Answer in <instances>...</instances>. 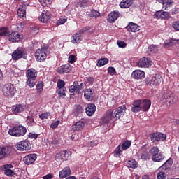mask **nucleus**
I'll return each instance as SVG.
<instances>
[{
  "label": "nucleus",
  "mask_w": 179,
  "mask_h": 179,
  "mask_svg": "<svg viewBox=\"0 0 179 179\" xmlns=\"http://www.w3.org/2000/svg\"><path fill=\"white\" fill-rule=\"evenodd\" d=\"M96 107L94 103H88L85 108V113L87 116L92 117L94 113H96Z\"/></svg>",
  "instance_id": "nucleus-15"
},
{
  "label": "nucleus",
  "mask_w": 179,
  "mask_h": 179,
  "mask_svg": "<svg viewBox=\"0 0 179 179\" xmlns=\"http://www.w3.org/2000/svg\"><path fill=\"white\" fill-rule=\"evenodd\" d=\"M128 168L136 169L138 167V164L134 159H131L126 162Z\"/></svg>",
  "instance_id": "nucleus-36"
},
{
  "label": "nucleus",
  "mask_w": 179,
  "mask_h": 179,
  "mask_svg": "<svg viewBox=\"0 0 179 179\" xmlns=\"http://www.w3.org/2000/svg\"><path fill=\"white\" fill-rule=\"evenodd\" d=\"M50 19V13L49 11L43 10L41 13L40 17H38V20L42 23H48Z\"/></svg>",
  "instance_id": "nucleus-13"
},
{
  "label": "nucleus",
  "mask_w": 179,
  "mask_h": 179,
  "mask_svg": "<svg viewBox=\"0 0 179 179\" xmlns=\"http://www.w3.org/2000/svg\"><path fill=\"white\" fill-rule=\"evenodd\" d=\"M24 56V49L20 47L16 49L14 52L12 53V59L14 61H18L23 58Z\"/></svg>",
  "instance_id": "nucleus-11"
},
{
  "label": "nucleus",
  "mask_w": 179,
  "mask_h": 179,
  "mask_svg": "<svg viewBox=\"0 0 179 179\" xmlns=\"http://www.w3.org/2000/svg\"><path fill=\"white\" fill-rule=\"evenodd\" d=\"M83 106L80 105H77L76 109V115H79L80 114H83Z\"/></svg>",
  "instance_id": "nucleus-48"
},
{
  "label": "nucleus",
  "mask_w": 179,
  "mask_h": 179,
  "mask_svg": "<svg viewBox=\"0 0 179 179\" xmlns=\"http://www.w3.org/2000/svg\"><path fill=\"white\" fill-rule=\"evenodd\" d=\"M166 139V136L162 133H152L150 134V140L155 141H164Z\"/></svg>",
  "instance_id": "nucleus-10"
},
{
  "label": "nucleus",
  "mask_w": 179,
  "mask_h": 179,
  "mask_svg": "<svg viewBox=\"0 0 179 179\" xmlns=\"http://www.w3.org/2000/svg\"><path fill=\"white\" fill-rule=\"evenodd\" d=\"M131 77L136 80H143L145 77V73L138 69L132 72Z\"/></svg>",
  "instance_id": "nucleus-16"
},
{
  "label": "nucleus",
  "mask_w": 179,
  "mask_h": 179,
  "mask_svg": "<svg viewBox=\"0 0 179 179\" xmlns=\"http://www.w3.org/2000/svg\"><path fill=\"white\" fill-rule=\"evenodd\" d=\"M108 73H110V76H113L115 73H117V71L114 67H108Z\"/></svg>",
  "instance_id": "nucleus-58"
},
{
  "label": "nucleus",
  "mask_w": 179,
  "mask_h": 179,
  "mask_svg": "<svg viewBox=\"0 0 179 179\" xmlns=\"http://www.w3.org/2000/svg\"><path fill=\"white\" fill-rule=\"evenodd\" d=\"M121 155H122L121 146L117 145L114 150V157H121Z\"/></svg>",
  "instance_id": "nucleus-43"
},
{
  "label": "nucleus",
  "mask_w": 179,
  "mask_h": 179,
  "mask_svg": "<svg viewBox=\"0 0 179 179\" xmlns=\"http://www.w3.org/2000/svg\"><path fill=\"white\" fill-rule=\"evenodd\" d=\"M109 62V59L107 58H102L99 60H98L97 62V66L98 67H101V66H104L105 65L108 64Z\"/></svg>",
  "instance_id": "nucleus-39"
},
{
  "label": "nucleus",
  "mask_w": 179,
  "mask_h": 179,
  "mask_svg": "<svg viewBox=\"0 0 179 179\" xmlns=\"http://www.w3.org/2000/svg\"><path fill=\"white\" fill-rule=\"evenodd\" d=\"M17 90L15 86L12 84H7L4 85L3 90V96L6 97H13L16 93Z\"/></svg>",
  "instance_id": "nucleus-6"
},
{
  "label": "nucleus",
  "mask_w": 179,
  "mask_h": 179,
  "mask_svg": "<svg viewBox=\"0 0 179 179\" xmlns=\"http://www.w3.org/2000/svg\"><path fill=\"white\" fill-rule=\"evenodd\" d=\"M66 88L59 89V92H58L59 97H62L63 96H66Z\"/></svg>",
  "instance_id": "nucleus-52"
},
{
  "label": "nucleus",
  "mask_w": 179,
  "mask_h": 179,
  "mask_svg": "<svg viewBox=\"0 0 179 179\" xmlns=\"http://www.w3.org/2000/svg\"><path fill=\"white\" fill-rule=\"evenodd\" d=\"M152 64L148 58L143 57L138 62V66L141 68H149Z\"/></svg>",
  "instance_id": "nucleus-20"
},
{
  "label": "nucleus",
  "mask_w": 179,
  "mask_h": 179,
  "mask_svg": "<svg viewBox=\"0 0 179 179\" xmlns=\"http://www.w3.org/2000/svg\"><path fill=\"white\" fill-rule=\"evenodd\" d=\"M71 175V171L69 166L64 167L62 170L59 172V178H66Z\"/></svg>",
  "instance_id": "nucleus-17"
},
{
  "label": "nucleus",
  "mask_w": 179,
  "mask_h": 179,
  "mask_svg": "<svg viewBox=\"0 0 179 179\" xmlns=\"http://www.w3.org/2000/svg\"><path fill=\"white\" fill-rule=\"evenodd\" d=\"M100 15H101L100 13L93 10L92 11H91L90 17L97 18L100 17Z\"/></svg>",
  "instance_id": "nucleus-55"
},
{
  "label": "nucleus",
  "mask_w": 179,
  "mask_h": 179,
  "mask_svg": "<svg viewBox=\"0 0 179 179\" xmlns=\"http://www.w3.org/2000/svg\"><path fill=\"white\" fill-rule=\"evenodd\" d=\"M9 34V29L6 27L0 28V37L6 36Z\"/></svg>",
  "instance_id": "nucleus-44"
},
{
  "label": "nucleus",
  "mask_w": 179,
  "mask_h": 179,
  "mask_svg": "<svg viewBox=\"0 0 179 179\" xmlns=\"http://www.w3.org/2000/svg\"><path fill=\"white\" fill-rule=\"evenodd\" d=\"M151 106H152V102L148 99L143 100L141 103V110H143V111L144 112H148Z\"/></svg>",
  "instance_id": "nucleus-27"
},
{
  "label": "nucleus",
  "mask_w": 179,
  "mask_h": 179,
  "mask_svg": "<svg viewBox=\"0 0 179 179\" xmlns=\"http://www.w3.org/2000/svg\"><path fill=\"white\" fill-rule=\"evenodd\" d=\"M66 82L63 81L62 80L59 79L57 82V87L58 89H63L66 88L65 87Z\"/></svg>",
  "instance_id": "nucleus-50"
},
{
  "label": "nucleus",
  "mask_w": 179,
  "mask_h": 179,
  "mask_svg": "<svg viewBox=\"0 0 179 179\" xmlns=\"http://www.w3.org/2000/svg\"><path fill=\"white\" fill-rule=\"evenodd\" d=\"M27 129L24 126H15L8 129V134L14 137H22L26 135Z\"/></svg>",
  "instance_id": "nucleus-2"
},
{
  "label": "nucleus",
  "mask_w": 179,
  "mask_h": 179,
  "mask_svg": "<svg viewBox=\"0 0 179 179\" xmlns=\"http://www.w3.org/2000/svg\"><path fill=\"white\" fill-rule=\"evenodd\" d=\"M117 44L120 48H126L127 47L126 42H124L123 41H117Z\"/></svg>",
  "instance_id": "nucleus-51"
},
{
  "label": "nucleus",
  "mask_w": 179,
  "mask_h": 179,
  "mask_svg": "<svg viewBox=\"0 0 179 179\" xmlns=\"http://www.w3.org/2000/svg\"><path fill=\"white\" fill-rule=\"evenodd\" d=\"M68 61L71 64H73L76 61V56L74 55H71L69 56Z\"/></svg>",
  "instance_id": "nucleus-54"
},
{
  "label": "nucleus",
  "mask_w": 179,
  "mask_h": 179,
  "mask_svg": "<svg viewBox=\"0 0 179 179\" xmlns=\"http://www.w3.org/2000/svg\"><path fill=\"white\" fill-rule=\"evenodd\" d=\"M50 116V114L48 112H45L44 113H42L41 115H39V118H41L42 120H44L48 119Z\"/></svg>",
  "instance_id": "nucleus-53"
},
{
  "label": "nucleus",
  "mask_w": 179,
  "mask_h": 179,
  "mask_svg": "<svg viewBox=\"0 0 179 179\" xmlns=\"http://www.w3.org/2000/svg\"><path fill=\"white\" fill-rule=\"evenodd\" d=\"M152 78H150L149 77H147L145 80V84L148 85H152Z\"/></svg>",
  "instance_id": "nucleus-60"
},
{
  "label": "nucleus",
  "mask_w": 179,
  "mask_h": 179,
  "mask_svg": "<svg viewBox=\"0 0 179 179\" xmlns=\"http://www.w3.org/2000/svg\"><path fill=\"white\" fill-rule=\"evenodd\" d=\"M15 148L20 152L28 151L31 150V143L28 140L20 141L16 143Z\"/></svg>",
  "instance_id": "nucleus-7"
},
{
  "label": "nucleus",
  "mask_w": 179,
  "mask_h": 179,
  "mask_svg": "<svg viewBox=\"0 0 179 179\" xmlns=\"http://www.w3.org/2000/svg\"><path fill=\"white\" fill-rule=\"evenodd\" d=\"M162 96L161 98V101L164 103H171V94L169 92H162Z\"/></svg>",
  "instance_id": "nucleus-31"
},
{
  "label": "nucleus",
  "mask_w": 179,
  "mask_h": 179,
  "mask_svg": "<svg viewBox=\"0 0 179 179\" xmlns=\"http://www.w3.org/2000/svg\"><path fill=\"white\" fill-rule=\"evenodd\" d=\"M52 178H53V175L51 173H48L45 176H43V179H52Z\"/></svg>",
  "instance_id": "nucleus-64"
},
{
  "label": "nucleus",
  "mask_w": 179,
  "mask_h": 179,
  "mask_svg": "<svg viewBox=\"0 0 179 179\" xmlns=\"http://www.w3.org/2000/svg\"><path fill=\"white\" fill-rule=\"evenodd\" d=\"M131 145V141L125 140L122 144L121 149L123 150H128L129 148H130Z\"/></svg>",
  "instance_id": "nucleus-38"
},
{
  "label": "nucleus",
  "mask_w": 179,
  "mask_h": 179,
  "mask_svg": "<svg viewBox=\"0 0 179 179\" xmlns=\"http://www.w3.org/2000/svg\"><path fill=\"white\" fill-rule=\"evenodd\" d=\"M9 166L11 167V165H6L4 166V174L8 176H13L15 175V172L13 170L8 169Z\"/></svg>",
  "instance_id": "nucleus-37"
},
{
  "label": "nucleus",
  "mask_w": 179,
  "mask_h": 179,
  "mask_svg": "<svg viewBox=\"0 0 179 179\" xmlns=\"http://www.w3.org/2000/svg\"><path fill=\"white\" fill-rule=\"evenodd\" d=\"M11 152V147H2L1 148H0V157H1L2 159H4L5 157L9 156Z\"/></svg>",
  "instance_id": "nucleus-18"
},
{
  "label": "nucleus",
  "mask_w": 179,
  "mask_h": 179,
  "mask_svg": "<svg viewBox=\"0 0 179 179\" xmlns=\"http://www.w3.org/2000/svg\"><path fill=\"white\" fill-rule=\"evenodd\" d=\"M37 71L33 68H30L26 71L27 81L26 84L30 88L34 87L36 83Z\"/></svg>",
  "instance_id": "nucleus-1"
},
{
  "label": "nucleus",
  "mask_w": 179,
  "mask_h": 179,
  "mask_svg": "<svg viewBox=\"0 0 179 179\" xmlns=\"http://www.w3.org/2000/svg\"><path fill=\"white\" fill-rule=\"evenodd\" d=\"M85 85V83H78V81H74L73 85L69 88V93H71V96L79 94Z\"/></svg>",
  "instance_id": "nucleus-5"
},
{
  "label": "nucleus",
  "mask_w": 179,
  "mask_h": 179,
  "mask_svg": "<svg viewBox=\"0 0 179 179\" xmlns=\"http://www.w3.org/2000/svg\"><path fill=\"white\" fill-rule=\"evenodd\" d=\"M8 41L16 43L20 41V36L18 31H13L10 35H8Z\"/></svg>",
  "instance_id": "nucleus-24"
},
{
  "label": "nucleus",
  "mask_w": 179,
  "mask_h": 179,
  "mask_svg": "<svg viewBox=\"0 0 179 179\" xmlns=\"http://www.w3.org/2000/svg\"><path fill=\"white\" fill-rule=\"evenodd\" d=\"M37 159V155L35 153L27 155L24 158L23 161L25 164L30 165L33 164Z\"/></svg>",
  "instance_id": "nucleus-12"
},
{
  "label": "nucleus",
  "mask_w": 179,
  "mask_h": 179,
  "mask_svg": "<svg viewBox=\"0 0 179 179\" xmlns=\"http://www.w3.org/2000/svg\"><path fill=\"white\" fill-rule=\"evenodd\" d=\"M90 29H91V28L90 27H85V28L76 32L71 36V43L73 44H79L80 43V41H83L82 36L84 34V33L89 31Z\"/></svg>",
  "instance_id": "nucleus-4"
},
{
  "label": "nucleus",
  "mask_w": 179,
  "mask_h": 179,
  "mask_svg": "<svg viewBox=\"0 0 179 179\" xmlns=\"http://www.w3.org/2000/svg\"><path fill=\"white\" fill-rule=\"evenodd\" d=\"M141 158L142 160L145 161L150 159V155L149 154V152H144L141 154Z\"/></svg>",
  "instance_id": "nucleus-45"
},
{
  "label": "nucleus",
  "mask_w": 179,
  "mask_h": 179,
  "mask_svg": "<svg viewBox=\"0 0 179 179\" xmlns=\"http://www.w3.org/2000/svg\"><path fill=\"white\" fill-rule=\"evenodd\" d=\"M152 78V85L157 86L162 82V76L160 74H155Z\"/></svg>",
  "instance_id": "nucleus-32"
},
{
  "label": "nucleus",
  "mask_w": 179,
  "mask_h": 179,
  "mask_svg": "<svg viewBox=\"0 0 179 179\" xmlns=\"http://www.w3.org/2000/svg\"><path fill=\"white\" fill-rule=\"evenodd\" d=\"M71 71V66L70 64H64L58 68L57 72L59 74H65L68 73Z\"/></svg>",
  "instance_id": "nucleus-29"
},
{
  "label": "nucleus",
  "mask_w": 179,
  "mask_h": 179,
  "mask_svg": "<svg viewBox=\"0 0 179 179\" xmlns=\"http://www.w3.org/2000/svg\"><path fill=\"white\" fill-rule=\"evenodd\" d=\"M134 2V0H122L120 3V7L121 8L127 9L133 5Z\"/></svg>",
  "instance_id": "nucleus-30"
},
{
  "label": "nucleus",
  "mask_w": 179,
  "mask_h": 179,
  "mask_svg": "<svg viewBox=\"0 0 179 179\" xmlns=\"http://www.w3.org/2000/svg\"><path fill=\"white\" fill-rule=\"evenodd\" d=\"M38 1L41 3L43 7H46L48 5L51 4V0H38Z\"/></svg>",
  "instance_id": "nucleus-49"
},
{
  "label": "nucleus",
  "mask_w": 179,
  "mask_h": 179,
  "mask_svg": "<svg viewBox=\"0 0 179 179\" xmlns=\"http://www.w3.org/2000/svg\"><path fill=\"white\" fill-rule=\"evenodd\" d=\"M27 5L23 4L20 6L19 8L17 9V14L20 18H23L24 15L27 14Z\"/></svg>",
  "instance_id": "nucleus-28"
},
{
  "label": "nucleus",
  "mask_w": 179,
  "mask_h": 179,
  "mask_svg": "<svg viewBox=\"0 0 179 179\" xmlns=\"http://www.w3.org/2000/svg\"><path fill=\"white\" fill-rule=\"evenodd\" d=\"M29 138L31 139H37L38 135L33 133H29Z\"/></svg>",
  "instance_id": "nucleus-61"
},
{
  "label": "nucleus",
  "mask_w": 179,
  "mask_h": 179,
  "mask_svg": "<svg viewBox=\"0 0 179 179\" xmlns=\"http://www.w3.org/2000/svg\"><path fill=\"white\" fill-rule=\"evenodd\" d=\"M141 110V100H134L133 102V107L131 111L134 113H138Z\"/></svg>",
  "instance_id": "nucleus-23"
},
{
  "label": "nucleus",
  "mask_w": 179,
  "mask_h": 179,
  "mask_svg": "<svg viewBox=\"0 0 179 179\" xmlns=\"http://www.w3.org/2000/svg\"><path fill=\"white\" fill-rule=\"evenodd\" d=\"M164 171H165V170L159 171V172L157 173V179H166V174Z\"/></svg>",
  "instance_id": "nucleus-46"
},
{
  "label": "nucleus",
  "mask_w": 179,
  "mask_h": 179,
  "mask_svg": "<svg viewBox=\"0 0 179 179\" xmlns=\"http://www.w3.org/2000/svg\"><path fill=\"white\" fill-rule=\"evenodd\" d=\"M67 151H61L60 152L55 155V159L58 162H62V161H64L67 159L66 156Z\"/></svg>",
  "instance_id": "nucleus-26"
},
{
  "label": "nucleus",
  "mask_w": 179,
  "mask_h": 179,
  "mask_svg": "<svg viewBox=\"0 0 179 179\" xmlns=\"http://www.w3.org/2000/svg\"><path fill=\"white\" fill-rule=\"evenodd\" d=\"M172 26L173 29H175L176 31H179V21L173 22Z\"/></svg>",
  "instance_id": "nucleus-59"
},
{
  "label": "nucleus",
  "mask_w": 179,
  "mask_h": 179,
  "mask_svg": "<svg viewBox=\"0 0 179 179\" xmlns=\"http://www.w3.org/2000/svg\"><path fill=\"white\" fill-rule=\"evenodd\" d=\"M120 17L119 11H113L108 13L107 21L108 23H114Z\"/></svg>",
  "instance_id": "nucleus-14"
},
{
  "label": "nucleus",
  "mask_w": 179,
  "mask_h": 179,
  "mask_svg": "<svg viewBox=\"0 0 179 179\" xmlns=\"http://www.w3.org/2000/svg\"><path fill=\"white\" fill-rule=\"evenodd\" d=\"M48 46L41 45V48L37 49L35 52V59L38 62H43L48 57Z\"/></svg>",
  "instance_id": "nucleus-3"
},
{
  "label": "nucleus",
  "mask_w": 179,
  "mask_h": 179,
  "mask_svg": "<svg viewBox=\"0 0 179 179\" xmlns=\"http://www.w3.org/2000/svg\"><path fill=\"white\" fill-rule=\"evenodd\" d=\"M111 120H113L112 118L108 117H106V116H103V117H102L103 123V124H109V122H110Z\"/></svg>",
  "instance_id": "nucleus-57"
},
{
  "label": "nucleus",
  "mask_w": 179,
  "mask_h": 179,
  "mask_svg": "<svg viewBox=\"0 0 179 179\" xmlns=\"http://www.w3.org/2000/svg\"><path fill=\"white\" fill-rule=\"evenodd\" d=\"M84 97L88 101H92L94 97V90H92V89L85 90Z\"/></svg>",
  "instance_id": "nucleus-22"
},
{
  "label": "nucleus",
  "mask_w": 179,
  "mask_h": 179,
  "mask_svg": "<svg viewBox=\"0 0 179 179\" xmlns=\"http://www.w3.org/2000/svg\"><path fill=\"white\" fill-rule=\"evenodd\" d=\"M140 26L137 24L129 22L127 27H126V30H127L129 32L136 33L140 31Z\"/></svg>",
  "instance_id": "nucleus-21"
},
{
  "label": "nucleus",
  "mask_w": 179,
  "mask_h": 179,
  "mask_svg": "<svg viewBox=\"0 0 179 179\" xmlns=\"http://www.w3.org/2000/svg\"><path fill=\"white\" fill-rule=\"evenodd\" d=\"M59 124V120L56 121L54 123H52L51 124V128H52V129L57 128L58 127Z\"/></svg>",
  "instance_id": "nucleus-63"
},
{
  "label": "nucleus",
  "mask_w": 179,
  "mask_h": 179,
  "mask_svg": "<svg viewBox=\"0 0 179 179\" xmlns=\"http://www.w3.org/2000/svg\"><path fill=\"white\" fill-rule=\"evenodd\" d=\"M173 160L171 158H169V159L164 163L163 165L160 166V167L158 169L159 171H164L169 169L171 166H173Z\"/></svg>",
  "instance_id": "nucleus-19"
},
{
  "label": "nucleus",
  "mask_w": 179,
  "mask_h": 179,
  "mask_svg": "<svg viewBox=\"0 0 179 179\" xmlns=\"http://www.w3.org/2000/svg\"><path fill=\"white\" fill-rule=\"evenodd\" d=\"M159 148L157 146H155L153 147L152 148H151L150 150V151L148 152V153L150 154V155H152V157H154L157 155H159L160 154V152H159Z\"/></svg>",
  "instance_id": "nucleus-40"
},
{
  "label": "nucleus",
  "mask_w": 179,
  "mask_h": 179,
  "mask_svg": "<svg viewBox=\"0 0 179 179\" xmlns=\"http://www.w3.org/2000/svg\"><path fill=\"white\" fill-rule=\"evenodd\" d=\"M103 116L106 117H109L110 119H113V110H107L106 114Z\"/></svg>",
  "instance_id": "nucleus-56"
},
{
  "label": "nucleus",
  "mask_w": 179,
  "mask_h": 179,
  "mask_svg": "<svg viewBox=\"0 0 179 179\" xmlns=\"http://www.w3.org/2000/svg\"><path fill=\"white\" fill-rule=\"evenodd\" d=\"M148 48H149V51L153 54L157 53L159 50L157 45H151L149 46Z\"/></svg>",
  "instance_id": "nucleus-47"
},
{
  "label": "nucleus",
  "mask_w": 179,
  "mask_h": 179,
  "mask_svg": "<svg viewBox=\"0 0 179 179\" xmlns=\"http://www.w3.org/2000/svg\"><path fill=\"white\" fill-rule=\"evenodd\" d=\"M44 83L43 81H38L36 85L37 92L41 94L43 92Z\"/></svg>",
  "instance_id": "nucleus-41"
},
{
  "label": "nucleus",
  "mask_w": 179,
  "mask_h": 179,
  "mask_svg": "<svg viewBox=\"0 0 179 179\" xmlns=\"http://www.w3.org/2000/svg\"><path fill=\"white\" fill-rule=\"evenodd\" d=\"M164 159H165V156L164 155H162V152H159L157 155L152 156L151 158L152 161H153L154 162H158V163L162 162L163 160H164Z\"/></svg>",
  "instance_id": "nucleus-34"
},
{
  "label": "nucleus",
  "mask_w": 179,
  "mask_h": 179,
  "mask_svg": "<svg viewBox=\"0 0 179 179\" xmlns=\"http://www.w3.org/2000/svg\"><path fill=\"white\" fill-rule=\"evenodd\" d=\"M173 0H165L162 8L164 10L169 11L170 8L173 7Z\"/></svg>",
  "instance_id": "nucleus-35"
},
{
  "label": "nucleus",
  "mask_w": 179,
  "mask_h": 179,
  "mask_svg": "<svg viewBox=\"0 0 179 179\" xmlns=\"http://www.w3.org/2000/svg\"><path fill=\"white\" fill-rule=\"evenodd\" d=\"M11 110H12L13 114L17 115V114L22 113L24 110V107L22 104H20V103L16 104L13 106Z\"/></svg>",
  "instance_id": "nucleus-25"
},
{
  "label": "nucleus",
  "mask_w": 179,
  "mask_h": 179,
  "mask_svg": "<svg viewBox=\"0 0 179 179\" xmlns=\"http://www.w3.org/2000/svg\"><path fill=\"white\" fill-rule=\"evenodd\" d=\"M172 45H173V43L172 42L164 43V47L165 48H169L171 47Z\"/></svg>",
  "instance_id": "nucleus-62"
},
{
  "label": "nucleus",
  "mask_w": 179,
  "mask_h": 179,
  "mask_svg": "<svg viewBox=\"0 0 179 179\" xmlns=\"http://www.w3.org/2000/svg\"><path fill=\"white\" fill-rule=\"evenodd\" d=\"M154 18L155 19H162V20H169L171 17V14L168 12H165L163 10H160L158 11H156L154 14Z\"/></svg>",
  "instance_id": "nucleus-9"
},
{
  "label": "nucleus",
  "mask_w": 179,
  "mask_h": 179,
  "mask_svg": "<svg viewBox=\"0 0 179 179\" xmlns=\"http://www.w3.org/2000/svg\"><path fill=\"white\" fill-rule=\"evenodd\" d=\"M127 107L126 106H121L119 108H117L116 110L114 112L115 121H117L120 118L124 117L126 114Z\"/></svg>",
  "instance_id": "nucleus-8"
},
{
  "label": "nucleus",
  "mask_w": 179,
  "mask_h": 179,
  "mask_svg": "<svg viewBox=\"0 0 179 179\" xmlns=\"http://www.w3.org/2000/svg\"><path fill=\"white\" fill-rule=\"evenodd\" d=\"M67 22V17L65 16H60L59 17V20H57V22L56 24L59 26V25H63Z\"/></svg>",
  "instance_id": "nucleus-42"
},
{
  "label": "nucleus",
  "mask_w": 179,
  "mask_h": 179,
  "mask_svg": "<svg viewBox=\"0 0 179 179\" xmlns=\"http://www.w3.org/2000/svg\"><path fill=\"white\" fill-rule=\"evenodd\" d=\"M85 127V122L83 121L76 122L72 125V129L74 131H80Z\"/></svg>",
  "instance_id": "nucleus-33"
}]
</instances>
